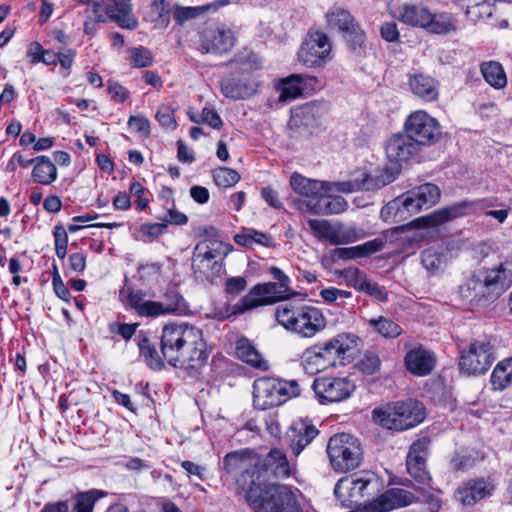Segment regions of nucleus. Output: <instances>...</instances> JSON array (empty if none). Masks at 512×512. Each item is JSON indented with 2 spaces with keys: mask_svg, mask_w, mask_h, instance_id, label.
Instances as JSON below:
<instances>
[{
  "mask_svg": "<svg viewBox=\"0 0 512 512\" xmlns=\"http://www.w3.org/2000/svg\"><path fill=\"white\" fill-rule=\"evenodd\" d=\"M130 64L136 68H144L152 65L154 59L151 51L143 46L132 47L128 50Z\"/></svg>",
  "mask_w": 512,
  "mask_h": 512,
  "instance_id": "50",
  "label": "nucleus"
},
{
  "mask_svg": "<svg viewBox=\"0 0 512 512\" xmlns=\"http://www.w3.org/2000/svg\"><path fill=\"white\" fill-rule=\"evenodd\" d=\"M318 84L315 76L292 74L279 80L276 89L279 92L280 101H288L299 98L304 92L313 90Z\"/></svg>",
  "mask_w": 512,
  "mask_h": 512,
  "instance_id": "24",
  "label": "nucleus"
},
{
  "mask_svg": "<svg viewBox=\"0 0 512 512\" xmlns=\"http://www.w3.org/2000/svg\"><path fill=\"white\" fill-rule=\"evenodd\" d=\"M127 303L130 308L141 317L156 318L180 312L184 308V299L176 291H168L163 301L146 299L142 290H132L127 295Z\"/></svg>",
  "mask_w": 512,
  "mask_h": 512,
  "instance_id": "9",
  "label": "nucleus"
},
{
  "mask_svg": "<svg viewBox=\"0 0 512 512\" xmlns=\"http://www.w3.org/2000/svg\"><path fill=\"white\" fill-rule=\"evenodd\" d=\"M236 355L240 360L252 366L253 368L262 371H266L269 369L268 361L261 356V354L246 338H242L237 341Z\"/></svg>",
  "mask_w": 512,
  "mask_h": 512,
  "instance_id": "35",
  "label": "nucleus"
},
{
  "mask_svg": "<svg viewBox=\"0 0 512 512\" xmlns=\"http://www.w3.org/2000/svg\"><path fill=\"white\" fill-rule=\"evenodd\" d=\"M394 16L401 22L425 29L426 22L431 19L430 10L422 4L405 3L393 11Z\"/></svg>",
  "mask_w": 512,
  "mask_h": 512,
  "instance_id": "29",
  "label": "nucleus"
},
{
  "mask_svg": "<svg viewBox=\"0 0 512 512\" xmlns=\"http://www.w3.org/2000/svg\"><path fill=\"white\" fill-rule=\"evenodd\" d=\"M245 57H240L235 63H239L243 72L239 77L231 75L221 81V90L223 94L231 99H246L254 95L258 88V83L247 71L248 63L244 61Z\"/></svg>",
  "mask_w": 512,
  "mask_h": 512,
  "instance_id": "20",
  "label": "nucleus"
},
{
  "mask_svg": "<svg viewBox=\"0 0 512 512\" xmlns=\"http://www.w3.org/2000/svg\"><path fill=\"white\" fill-rule=\"evenodd\" d=\"M270 274L276 280L274 282L282 294H287V299L295 296L297 293L294 292L290 287V278L278 267L272 266L269 269Z\"/></svg>",
  "mask_w": 512,
  "mask_h": 512,
  "instance_id": "53",
  "label": "nucleus"
},
{
  "mask_svg": "<svg viewBox=\"0 0 512 512\" xmlns=\"http://www.w3.org/2000/svg\"><path fill=\"white\" fill-rule=\"evenodd\" d=\"M360 291L374 297L379 302L387 301V291L385 288L368 278L365 280Z\"/></svg>",
  "mask_w": 512,
  "mask_h": 512,
  "instance_id": "59",
  "label": "nucleus"
},
{
  "mask_svg": "<svg viewBox=\"0 0 512 512\" xmlns=\"http://www.w3.org/2000/svg\"><path fill=\"white\" fill-rule=\"evenodd\" d=\"M509 364L500 362L494 368L491 375V385L495 390H503L512 382V370L508 371Z\"/></svg>",
  "mask_w": 512,
  "mask_h": 512,
  "instance_id": "46",
  "label": "nucleus"
},
{
  "mask_svg": "<svg viewBox=\"0 0 512 512\" xmlns=\"http://www.w3.org/2000/svg\"><path fill=\"white\" fill-rule=\"evenodd\" d=\"M275 317L286 330L302 338H312L326 327V318L322 311L309 305H279Z\"/></svg>",
  "mask_w": 512,
  "mask_h": 512,
  "instance_id": "6",
  "label": "nucleus"
},
{
  "mask_svg": "<svg viewBox=\"0 0 512 512\" xmlns=\"http://www.w3.org/2000/svg\"><path fill=\"white\" fill-rule=\"evenodd\" d=\"M313 391L322 404L337 403L348 399L355 384L347 377H318L313 381Z\"/></svg>",
  "mask_w": 512,
  "mask_h": 512,
  "instance_id": "14",
  "label": "nucleus"
},
{
  "mask_svg": "<svg viewBox=\"0 0 512 512\" xmlns=\"http://www.w3.org/2000/svg\"><path fill=\"white\" fill-rule=\"evenodd\" d=\"M234 239L237 244L246 247H252L254 244L268 247L272 244V237L269 234L250 228L243 229Z\"/></svg>",
  "mask_w": 512,
  "mask_h": 512,
  "instance_id": "42",
  "label": "nucleus"
},
{
  "mask_svg": "<svg viewBox=\"0 0 512 512\" xmlns=\"http://www.w3.org/2000/svg\"><path fill=\"white\" fill-rule=\"evenodd\" d=\"M481 72L484 79L495 88H503L507 83L506 74L502 66L497 62L482 64Z\"/></svg>",
  "mask_w": 512,
  "mask_h": 512,
  "instance_id": "43",
  "label": "nucleus"
},
{
  "mask_svg": "<svg viewBox=\"0 0 512 512\" xmlns=\"http://www.w3.org/2000/svg\"><path fill=\"white\" fill-rule=\"evenodd\" d=\"M171 8L165 0H154L147 13V19L156 29H166L170 22Z\"/></svg>",
  "mask_w": 512,
  "mask_h": 512,
  "instance_id": "40",
  "label": "nucleus"
},
{
  "mask_svg": "<svg viewBox=\"0 0 512 512\" xmlns=\"http://www.w3.org/2000/svg\"><path fill=\"white\" fill-rule=\"evenodd\" d=\"M283 300H287V294H282L274 282H266L252 287L234 306V309L236 313H243Z\"/></svg>",
  "mask_w": 512,
  "mask_h": 512,
  "instance_id": "16",
  "label": "nucleus"
},
{
  "mask_svg": "<svg viewBox=\"0 0 512 512\" xmlns=\"http://www.w3.org/2000/svg\"><path fill=\"white\" fill-rule=\"evenodd\" d=\"M421 262L428 271H437L441 268L442 255L434 248H428L422 252Z\"/></svg>",
  "mask_w": 512,
  "mask_h": 512,
  "instance_id": "57",
  "label": "nucleus"
},
{
  "mask_svg": "<svg viewBox=\"0 0 512 512\" xmlns=\"http://www.w3.org/2000/svg\"><path fill=\"white\" fill-rule=\"evenodd\" d=\"M339 276L343 278L345 284L356 290H361L367 276L356 267H349L341 270Z\"/></svg>",
  "mask_w": 512,
  "mask_h": 512,
  "instance_id": "52",
  "label": "nucleus"
},
{
  "mask_svg": "<svg viewBox=\"0 0 512 512\" xmlns=\"http://www.w3.org/2000/svg\"><path fill=\"white\" fill-rule=\"evenodd\" d=\"M357 339L353 334L340 333L324 343L307 348L301 356L305 372L314 375L336 367L356 347Z\"/></svg>",
  "mask_w": 512,
  "mask_h": 512,
  "instance_id": "3",
  "label": "nucleus"
},
{
  "mask_svg": "<svg viewBox=\"0 0 512 512\" xmlns=\"http://www.w3.org/2000/svg\"><path fill=\"white\" fill-rule=\"evenodd\" d=\"M190 120L194 123H205L214 129L221 128L223 122L214 109L204 108L199 117L190 115Z\"/></svg>",
  "mask_w": 512,
  "mask_h": 512,
  "instance_id": "56",
  "label": "nucleus"
},
{
  "mask_svg": "<svg viewBox=\"0 0 512 512\" xmlns=\"http://www.w3.org/2000/svg\"><path fill=\"white\" fill-rule=\"evenodd\" d=\"M260 470L266 482L270 473L277 478L288 477L291 473L287 457L279 449H272L265 458H262Z\"/></svg>",
  "mask_w": 512,
  "mask_h": 512,
  "instance_id": "31",
  "label": "nucleus"
},
{
  "mask_svg": "<svg viewBox=\"0 0 512 512\" xmlns=\"http://www.w3.org/2000/svg\"><path fill=\"white\" fill-rule=\"evenodd\" d=\"M360 371L372 375L380 368V359L375 353H366L358 364Z\"/></svg>",
  "mask_w": 512,
  "mask_h": 512,
  "instance_id": "60",
  "label": "nucleus"
},
{
  "mask_svg": "<svg viewBox=\"0 0 512 512\" xmlns=\"http://www.w3.org/2000/svg\"><path fill=\"white\" fill-rule=\"evenodd\" d=\"M140 355L144 358V361L152 369H161L163 367V360L155 347H153L148 339L144 338L139 343Z\"/></svg>",
  "mask_w": 512,
  "mask_h": 512,
  "instance_id": "49",
  "label": "nucleus"
},
{
  "mask_svg": "<svg viewBox=\"0 0 512 512\" xmlns=\"http://www.w3.org/2000/svg\"><path fill=\"white\" fill-rule=\"evenodd\" d=\"M425 418L422 403L415 400L397 402L386 408L374 409L373 420L389 430H407L420 424Z\"/></svg>",
  "mask_w": 512,
  "mask_h": 512,
  "instance_id": "7",
  "label": "nucleus"
},
{
  "mask_svg": "<svg viewBox=\"0 0 512 512\" xmlns=\"http://www.w3.org/2000/svg\"><path fill=\"white\" fill-rule=\"evenodd\" d=\"M458 20L451 13L432 14L426 22L425 30L433 34H448L456 31Z\"/></svg>",
  "mask_w": 512,
  "mask_h": 512,
  "instance_id": "39",
  "label": "nucleus"
},
{
  "mask_svg": "<svg viewBox=\"0 0 512 512\" xmlns=\"http://www.w3.org/2000/svg\"><path fill=\"white\" fill-rule=\"evenodd\" d=\"M420 150L421 147L405 131L391 135L385 145L386 156L393 163L407 162Z\"/></svg>",
  "mask_w": 512,
  "mask_h": 512,
  "instance_id": "23",
  "label": "nucleus"
},
{
  "mask_svg": "<svg viewBox=\"0 0 512 512\" xmlns=\"http://www.w3.org/2000/svg\"><path fill=\"white\" fill-rule=\"evenodd\" d=\"M160 348L163 358L174 367L199 369L209 356L201 329L188 323H169L162 328Z\"/></svg>",
  "mask_w": 512,
  "mask_h": 512,
  "instance_id": "1",
  "label": "nucleus"
},
{
  "mask_svg": "<svg viewBox=\"0 0 512 512\" xmlns=\"http://www.w3.org/2000/svg\"><path fill=\"white\" fill-rule=\"evenodd\" d=\"M300 495L298 489L265 481L246 502L255 512H303Z\"/></svg>",
  "mask_w": 512,
  "mask_h": 512,
  "instance_id": "5",
  "label": "nucleus"
},
{
  "mask_svg": "<svg viewBox=\"0 0 512 512\" xmlns=\"http://www.w3.org/2000/svg\"><path fill=\"white\" fill-rule=\"evenodd\" d=\"M426 461L407 458V471L418 482L425 483L430 477L425 468Z\"/></svg>",
  "mask_w": 512,
  "mask_h": 512,
  "instance_id": "54",
  "label": "nucleus"
},
{
  "mask_svg": "<svg viewBox=\"0 0 512 512\" xmlns=\"http://www.w3.org/2000/svg\"><path fill=\"white\" fill-rule=\"evenodd\" d=\"M465 13L472 21L489 18L493 13L490 0H467Z\"/></svg>",
  "mask_w": 512,
  "mask_h": 512,
  "instance_id": "45",
  "label": "nucleus"
},
{
  "mask_svg": "<svg viewBox=\"0 0 512 512\" xmlns=\"http://www.w3.org/2000/svg\"><path fill=\"white\" fill-rule=\"evenodd\" d=\"M325 112L322 104L311 102L303 105L294 112V118H300L306 126L313 125L315 121L320 119Z\"/></svg>",
  "mask_w": 512,
  "mask_h": 512,
  "instance_id": "44",
  "label": "nucleus"
},
{
  "mask_svg": "<svg viewBox=\"0 0 512 512\" xmlns=\"http://www.w3.org/2000/svg\"><path fill=\"white\" fill-rule=\"evenodd\" d=\"M430 446V438L427 436L417 439L410 447L407 458L426 461L428 449Z\"/></svg>",
  "mask_w": 512,
  "mask_h": 512,
  "instance_id": "58",
  "label": "nucleus"
},
{
  "mask_svg": "<svg viewBox=\"0 0 512 512\" xmlns=\"http://www.w3.org/2000/svg\"><path fill=\"white\" fill-rule=\"evenodd\" d=\"M512 285V259L492 268H480L466 275L458 287L464 300L494 301Z\"/></svg>",
  "mask_w": 512,
  "mask_h": 512,
  "instance_id": "2",
  "label": "nucleus"
},
{
  "mask_svg": "<svg viewBox=\"0 0 512 512\" xmlns=\"http://www.w3.org/2000/svg\"><path fill=\"white\" fill-rule=\"evenodd\" d=\"M493 362L491 345L489 342L476 341L460 358L459 367L468 375L481 374L488 370Z\"/></svg>",
  "mask_w": 512,
  "mask_h": 512,
  "instance_id": "19",
  "label": "nucleus"
},
{
  "mask_svg": "<svg viewBox=\"0 0 512 512\" xmlns=\"http://www.w3.org/2000/svg\"><path fill=\"white\" fill-rule=\"evenodd\" d=\"M230 4V0H215L211 3L196 7H177L174 12V19L179 25L186 21L195 19L202 13L217 11L218 9Z\"/></svg>",
  "mask_w": 512,
  "mask_h": 512,
  "instance_id": "37",
  "label": "nucleus"
},
{
  "mask_svg": "<svg viewBox=\"0 0 512 512\" xmlns=\"http://www.w3.org/2000/svg\"><path fill=\"white\" fill-rule=\"evenodd\" d=\"M155 117L158 123L165 129L174 130L177 126L174 109L169 105L163 104L159 106Z\"/></svg>",
  "mask_w": 512,
  "mask_h": 512,
  "instance_id": "55",
  "label": "nucleus"
},
{
  "mask_svg": "<svg viewBox=\"0 0 512 512\" xmlns=\"http://www.w3.org/2000/svg\"><path fill=\"white\" fill-rule=\"evenodd\" d=\"M327 453L335 470L347 472L359 466L362 448L359 440L353 435L338 433L329 439Z\"/></svg>",
  "mask_w": 512,
  "mask_h": 512,
  "instance_id": "10",
  "label": "nucleus"
},
{
  "mask_svg": "<svg viewBox=\"0 0 512 512\" xmlns=\"http://www.w3.org/2000/svg\"><path fill=\"white\" fill-rule=\"evenodd\" d=\"M335 183H328V189L325 191L317 201H311L308 205V213L314 215H331L339 214L347 209V202L341 196H331L330 193L338 191Z\"/></svg>",
  "mask_w": 512,
  "mask_h": 512,
  "instance_id": "27",
  "label": "nucleus"
},
{
  "mask_svg": "<svg viewBox=\"0 0 512 512\" xmlns=\"http://www.w3.org/2000/svg\"><path fill=\"white\" fill-rule=\"evenodd\" d=\"M167 216L160 218L163 223H166V228L168 225H185L188 222V217L175 209V204L169 205L166 207Z\"/></svg>",
  "mask_w": 512,
  "mask_h": 512,
  "instance_id": "61",
  "label": "nucleus"
},
{
  "mask_svg": "<svg viewBox=\"0 0 512 512\" xmlns=\"http://www.w3.org/2000/svg\"><path fill=\"white\" fill-rule=\"evenodd\" d=\"M380 482L373 473L349 475L341 478L335 485L334 495L343 506L350 507L365 496L379 491Z\"/></svg>",
  "mask_w": 512,
  "mask_h": 512,
  "instance_id": "11",
  "label": "nucleus"
},
{
  "mask_svg": "<svg viewBox=\"0 0 512 512\" xmlns=\"http://www.w3.org/2000/svg\"><path fill=\"white\" fill-rule=\"evenodd\" d=\"M332 45L321 31L309 32L298 52V61L308 68L322 67L331 59Z\"/></svg>",
  "mask_w": 512,
  "mask_h": 512,
  "instance_id": "13",
  "label": "nucleus"
},
{
  "mask_svg": "<svg viewBox=\"0 0 512 512\" xmlns=\"http://www.w3.org/2000/svg\"><path fill=\"white\" fill-rule=\"evenodd\" d=\"M108 7L112 10V21L124 29L133 30L138 21L132 15L130 0H107Z\"/></svg>",
  "mask_w": 512,
  "mask_h": 512,
  "instance_id": "33",
  "label": "nucleus"
},
{
  "mask_svg": "<svg viewBox=\"0 0 512 512\" xmlns=\"http://www.w3.org/2000/svg\"><path fill=\"white\" fill-rule=\"evenodd\" d=\"M466 206V202L448 206L436 210L425 217L419 218L418 222H421L424 227H437L452 219L462 216L464 214L463 210Z\"/></svg>",
  "mask_w": 512,
  "mask_h": 512,
  "instance_id": "34",
  "label": "nucleus"
},
{
  "mask_svg": "<svg viewBox=\"0 0 512 512\" xmlns=\"http://www.w3.org/2000/svg\"><path fill=\"white\" fill-rule=\"evenodd\" d=\"M106 492L98 489H91L76 494L75 504L72 512H93L95 503L106 496Z\"/></svg>",
  "mask_w": 512,
  "mask_h": 512,
  "instance_id": "41",
  "label": "nucleus"
},
{
  "mask_svg": "<svg viewBox=\"0 0 512 512\" xmlns=\"http://www.w3.org/2000/svg\"><path fill=\"white\" fill-rule=\"evenodd\" d=\"M308 224L318 238L325 239L332 245L352 243L363 237L362 232L355 227L334 226L324 219H310Z\"/></svg>",
  "mask_w": 512,
  "mask_h": 512,
  "instance_id": "17",
  "label": "nucleus"
},
{
  "mask_svg": "<svg viewBox=\"0 0 512 512\" xmlns=\"http://www.w3.org/2000/svg\"><path fill=\"white\" fill-rule=\"evenodd\" d=\"M409 86L412 93L425 102L438 99L439 82L430 75L423 73L410 75Z\"/></svg>",
  "mask_w": 512,
  "mask_h": 512,
  "instance_id": "30",
  "label": "nucleus"
},
{
  "mask_svg": "<svg viewBox=\"0 0 512 512\" xmlns=\"http://www.w3.org/2000/svg\"><path fill=\"white\" fill-rule=\"evenodd\" d=\"M318 432V429L308 419L293 422L286 434L292 453L298 456L318 435Z\"/></svg>",
  "mask_w": 512,
  "mask_h": 512,
  "instance_id": "26",
  "label": "nucleus"
},
{
  "mask_svg": "<svg viewBox=\"0 0 512 512\" xmlns=\"http://www.w3.org/2000/svg\"><path fill=\"white\" fill-rule=\"evenodd\" d=\"M362 178H354L349 181H342L336 184L338 192L353 193L358 190L380 189L395 180L393 173L387 169H376L372 173H362Z\"/></svg>",
  "mask_w": 512,
  "mask_h": 512,
  "instance_id": "21",
  "label": "nucleus"
},
{
  "mask_svg": "<svg viewBox=\"0 0 512 512\" xmlns=\"http://www.w3.org/2000/svg\"><path fill=\"white\" fill-rule=\"evenodd\" d=\"M326 19L331 29H337L342 33H356L357 25L349 11L341 7H333L327 14Z\"/></svg>",
  "mask_w": 512,
  "mask_h": 512,
  "instance_id": "36",
  "label": "nucleus"
},
{
  "mask_svg": "<svg viewBox=\"0 0 512 512\" xmlns=\"http://www.w3.org/2000/svg\"><path fill=\"white\" fill-rule=\"evenodd\" d=\"M32 177L40 184L49 185L57 178V168L49 157L38 156L35 158Z\"/></svg>",
  "mask_w": 512,
  "mask_h": 512,
  "instance_id": "38",
  "label": "nucleus"
},
{
  "mask_svg": "<svg viewBox=\"0 0 512 512\" xmlns=\"http://www.w3.org/2000/svg\"><path fill=\"white\" fill-rule=\"evenodd\" d=\"M218 246L215 242L204 240L199 242L193 250L192 266L207 279L222 271V265L218 261L220 257Z\"/></svg>",
  "mask_w": 512,
  "mask_h": 512,
  "instance_id": "18",
  "label": "nucleus"
},
{
  "mask_svg": "<svg viewBox=\"0 0 512 512\" xmlns=\"http://www.w3.org/2000/svg\"><path fill=\"white\" fill-rule=\"evenodd\" d=\"M247 286V281L242 276L230 277L225 282V291L230 295L240 294Z\"/></svg>",
  "mask_w": 512,
  "mask_h": 512,
  "instance_id": "63",
  "label": "nucleus"
},
{
  "mask_svg": "<svg viewBox=\"0 0 512 512\" xmlns=\"http://www.w3.org/2000/svg\"><path fill=\"white\" fill-rule=\"evenodd\" d=\"M329 182L312 180L303 175L294 172L290 177V186L292 190L305 197L298 202V208L302 212L308 213V205L311 201L315 202L328 189Z\"/></svg>",
  "mask_w": 512,
  "mask_h": 512,
  "instance_id": "22",
  "label": "nucleus"
},
{
  "mask_svg": "<svg viewBox=\"0 0 512 512\" xmlns=\"http://www.w3.org/2000/svg\"><path fill=\"white\" fill-rule=\"evenodd\" d=\"M404 131L420 146H432L442 138L439 121L425 110L411 112L405 122Z\"/></svg>",
  "mask_w": 512,
  "mask_h": 512,
  "instance_id": "12",
  "label": "nucleus"
},
{
  "mask_svg": "<svg viewBox=\"0 0 512 512\" xmlns=\"http://www.w3.org/2000/svg\"><path fill=\"white\" fill-rule=\"evenodd\" d=\"M128 126L136 133L146 136L150 134V121L144 116H130Z\"/></svg>",
  "mask_w": 512,
  "mask_h": 512,
  "instance_id": "62",
  "label": "nucleus"
},
{
  "mask_svg": "<svg viewBox=\"0 0 512 512\" xmlns=\"http://www.w3.org/2000/svg\"><path fill=\"white\" fill-rule=\"evenodd\" d=\"M492 487L483 480L468 481L456 492V499L463 505H473L491 493Z\"/></svg>",
  "mask_w": 512,
  "mask_h": 512,
  "instance_id": "32",
  "label": "nucleus"
},
{
  "mask_svg": "<svg viewBox=\"0 0 512 512\" xmlns=\"http://www.w3.org/2000/svg\"><path fill=\"white\" fill-rule=\"evenodd\" d=\"M213 179L218 187L229 188L238 183L240 175L234 169L220 167L213 171Z\"/></svg>",
  "mask_w": 512,
  "mask_h": 512,
  "instance_id": "48",
  "label": "nucleus"
},
{
  "mask_svg": "<svg viewBox=\"0 0 512 512\" xmlns=\"http://www.w3.org/2000/svg\"><path fill=\"white\" fill-rule=\"evenodd\" d=\"M404 362L410 373L426 376L433 371L436 360L433 353L419 346L407 352Z\"/></svg>",
  "mask_w": 512,
  "mask_h": 512,
  "instance_id": "28",
  "label": "nucleus"
},
{
  "mask_svg": "<svg viewBox=\"0 0 512 512\" xmlns=\"http://www.w3.org/2000/svg\"><path fill=\"white\" fill-rule=\"evenodd\" d=\"M440 199L439 188L431 183L418 186L395 200L399 210L416 214L422 209H428Z\"/></svg>",
  "mask_w": 512,
  "mask_h": 512,
  "instance_id": "15",
  "label": "nucleus"
},
{
  "mask_svg": "<svg viewBox=\"0 0 512 512\" xmlns=\"http://www.w3.org/2000/svg\"><path fill=\"white\" fill-rule=\"evenodd\" d=\"M262 457L251 449L230 452L223 458V468L227 473L239 472L235 480L237 492L246 500L261 485L265 484L260 465Z\"/></svg>",
  "mask_w": 512,
  "mask_h": 512,
  "instance_id": "4",
  "label": "nucleus"
},
{
  "mask_svg": "<svg viewBox=\"0 0 512 512\" xmlns=\"http://www.w3.org/2000/svg\"><path fill=\"white\" fill-rule=\"evenodd\" d=\"M232 30L224 27H208L201 33V48L207 53L223 54L234 46Z\"/></svg>",
  "mask_w": 512,
  "mask_h": 512,
  "instance_id": "25",
  "label": "nucleus"
},
{
  "mask_svg": "<svg viewBox=\"0 0 512 512\" xmlns=\"http://www.w3.org/2000/svg\"><path fill=\"white\" fill-rule=\"evenodd\" d=\"M89 16L100 23L112 21V10L108 7L107 1H90L87 3Z\"/></svg>",
  "mask_w": 512,
  "mask_h": 512,
  "instance_id": "51",
  "label": "nucleus"
},
{
  "mask_svg": "<svg viewBox=\"0 0 512 512\" xmlns=\"http://www.w3.org/2000/svg\"><path fill=\"white\" fill-rule=\"evenodd\" d=\"M370 324L385 338H394L402 333V329L397 323L385 317L371 319Z\"/></svg>",
  "mask_w": 512,
  "mask_h": 512,
  "instance_id": "47",
  "label": "nucleus"
},
{
  "mask_svg": "<svg viewBox=\"0 0 512 512\" xmlns=\"http://www.w3.org/2000/svg\"><path fill=\"white\" fill-rule=\"evenodd\" d=\"M299 394L300 387L296 380L261 377L253 383V403L262 410L279 406Z\"/></svg>",
  "mask_w": 512,
  "mask_h": 512,
  "instance_id": "8",
  "label": "nucleus"
},
{
  "mask_svg": "<svg viewBox=\"0 0 512 512\" xmlns=\"http://www.w3.org/2000/svg\"><path fill=\"white\" fill-rule=\"evenodd\" d=\"M108 93L116 102H124L129 97V91L115 81H108Z\"/></svg>",
  "mask_w": 512,
  "mask_h": 512,
  "instance_id": "64",
  "label": "nucleus"
}]
</instances>
